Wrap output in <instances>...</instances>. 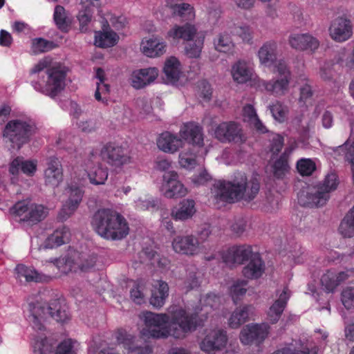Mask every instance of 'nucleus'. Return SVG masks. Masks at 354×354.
Here are the masks:
<instances>
[{"label": "nucleus", "mask_w": 354, "mask_h": 354, "mask_svg": "<svg viewBox=\"0 0 354 354\" xmlns=\"http://www.w3.org/2000/svg\"><path fill=\"white\" fill-rule=\"evenodd\" d=\"M145 324L142 334L156 339L171 336L183 339L187 333L195 330L201 325L196 313L188 314L182 307L174 306L168 309V313L143 312L140 315Z\"/></svg>", "instance_id": "f257e3e1"}, {"label": "nucleus", "mask_w": 354, "mask_h": 354, "mask_svg": "<svg viewBox=\"0 0 354 354\" xmlns=\"http://www.w3.org/2000/svg\"><path fill=\"white\" fill-rule=\"evenodd\" d=\"M260 183L257 178L249 181L245 174L238 173L232 181L219 180L212 188L214 200L216 203H234L241 200L250 201L257 195Z\"/></svg>", "instance_id": "f03ea898"}, {"label": "nucleus", "mask_w": 354, "mask_h": 354, "mask_svg": "<svg viewBox=\"0 0 354 354\" xmlns=\"http://www.w3.org/2000/svg\"><path fill=\"white\" fill-rule=\"evenodd\" d=\"M91 223L96 233L106 240H122L129 232L126 218L111 208L97 209L93 214Z\"/></svg>", "instance_id": "7ed1b4c3"}, {"label": "nucleus", "mask_w": 354, "mask_h": 354, "mask_svg": "<svg viewBox=\"0 0 354 354\" xmlns=\"http://www.w3.org/2000/svg\"><path fill=\"white\" fill-rule=\"evenodd\" d=\"M30 312L29 321L35 330L42 331L45 330L44 322L46 315H49L56 322L64 324L69 321L71 317L68 308L64 300L55 299L45 307L39 302L28 304Z\"/></svg>", "instance_id": "20e7f679"}, {"label": "nucleus", "mask_w": 354, "mask_h": 354, "mask_svg": "<svg viewBox=\"0 0 354 354\" xmlns=\"http://www.w3.org/2000/svg\"><path fill=\"white\" fill-rule=\"evenodd\" d=\"M339 184L337 175L328 174L322 183L317 185L315 192H301L299 194V203L304 207H318L324 205L330 198V193L335 190Z\"/></svg>", "instance_id": "39448f33"}, {"label": "nucleus", "mask_w": 354, "mask_h": 354, "mask_svg": "<svg viewBox=\"0 0 354 354\" xmlns=\"http://www.w3.org/2000/svg\"><path fill=\"white\" fill-rule=\"evenodd\" d=\"M35 132V126L23 120L9 121L3 130V136L11 144L13 149H19L28 143Z\"/></svg>", "instance_id": "423d86ee"}, {"label": "nucleus", "mask_w": 354, "mask_h": 354, "mask_svg": "<svg viewBox=\"0 0 354 354\" xmlns=\"http://www.w3.org/2000/svg\"><path fill=\"white\" fill-rule=\"evenodd\" d=\"M12 213L20 218V221L28 225H34L44 220L48 214L47 209L42 205L31 203L28 201H19L15 204Z\"/></svg>", "instance_id": "0eeeda50"}, {"label": "nucleus", "mask_w": 354, "mask_h": 354, "mask_svg": "<svg viewBox=\"0 0 354 354\" xmlns=\"http://www.w3.org/2000/svg\"><path fill=\"white\" fill-rule=\"evenodd\" d=\"M100 156L109 166L120 168L131 162L127 150L115 142H108L101 148Z\"/></svg>", "instance_id": "6e6552de"}, {"label": "nucleus", "mask_w": 354, "mask_h": 354, "mask_svg": "<svg viewBox=\"0 0 354 354\" xmlns=\"http://www.w3.org/2000/svg\"><path fill=\"white\" fill-rule=\"evenodd\" d=\"M215 138L223 143H234L238 145L244 144L247 136L241 125L236 122H223L214 129Z\"/></svg>", "instance_id": "1a4fd4ad"}, {"label": "nucleus", "mask_w": 354, "mask_h": 354, "mask_svg": "<svg viewBox=\"0 0 354 354\" xmlns=\"http://www.w3.org/2000/svg\"><path fill=\"white\" fill-rule=\"evenodd\" d=\"M46 73L48 75V80L44 86H41L38 82H35L32 85L35 89L51 97H54L64 89L66 73L58 66L48 68Z\"/></svg>", "instance_id": "9d476101"}, {"label": "nucleus", "mask_w": 354, "mask_h": 354, "mask_svg": "<svg viewBox=\"0 0 354 354\" xmlns=\"http://www.w3.org/2000/svg\"><path fill=\"white\" fill-rule=\"evenodd\" d=\"M66 191L68 198L63 205L58 214V218L62 221L68 219L75 212L82 202L84 195V191L77 185H69Z\"/></svg>", "instance_id": "9b49d317"}, {"label": "nucleus", "mask_w": 354, "mask_h": 354, "mask_svg": "<svg viewBox=\"0 0 354 354\" xmlns=\"http://www.w3.org/2000/svg\"><path fill=\"white\" fill-rule=\"evenodd\" d=\"M162 178V192L166 198H180L186 195L187 189L179 181L177 172L174 171L165 172Z\"/></svg>", "instance_id": "f8f14e48"}, {"label": "nucleus", "mask_w": 354, "mask_h": 354, "mask_svg": "<svg viewBox=\"0 0 354 354\" xmlns=\"http://www.w3.org/2000/svg\"><path fill=\"white\" fill-rule=\"evenodd\" d=\"M256 252L250 245H234L221 254L223 261L227 265L243 264Z\"/></svg>", "instance_id": "ddd939ff"}, {"label": "nucleus", "mask_w": 354, "mask_h": 354, "mask_svg": "<svg viewBox=\"0 0 354 354\" xmlns=\"http://www.w3.org/2000/svg\"><path fill=\"white\" fill-rule=\"evenodd\" d=\"M270 326L267 324L247 325L240 333L242 344L249 345L254 341L262 342L269 333Z\"/></svg>", "instance_id": "4468645a"}, {"label": "nucleus", "mask_w": 354, "mask_h": 354, "mask_svg": "<svg viewBox=\"0 0 354 354\" xmlns=\"http://www.w3.org/2000/svg\"><path fill=\"white\" fill-rule=\"evenodd\" d=\"M180 135L182 140L192 145L190 147L201 149L203 147V128L198 123H185L180 130Z\"/></svg>", "instance_id": "2eb2a0df"}, {"label": "nucleus", "mask_w": 354, "mask_h": 354, "mask_svg": "<svg viewBox=\"0 0 354 354\" xmlns=\"http://www.w3.org/2000/svg\"><path fill=\"white\" fill-rule=\"evenodd\" d=\"M227 341V333L225 330H213L205 337L201 343V348L205 353L214 354L225 347Z\"/></svg>", "instance_id": "dca6fc26"}, {"label": "nucleus", "mask_w": 354, "mask_h": 354, "mask_svg": "<svg viewBox=\"0 0 354 354\" xmlns=\"http://www.w3.org/2000/svg\"><path fill=\"white\" fill-rule=\"evenodd\" d=\"M329 32L331 38L335 41H345L353 35L351 21L344 17H338L331 23Z\"/></svg>", "instance_id": "f3484780"}, {"label": "nucleus", "mask_w": 354, "mask_h": 354, "mask_svg": "<svg viewBox=\"0 0 354 354\" xmlns=\"http://www.w3.org/2000/svg\"><path fill=\"white\" fill-rule=\"evenodd\" d=\"M290 46L297 50L315 52L319 46V40L308 33L291 34L289 37Z\"/></svg>", "instance_id": "a211bd4d"}, {"label": "nucleus", "mask_w": 354, "mask_h": 354, "mask_svg": "<svg viewBox=\"0 0 354 354\" xmlns=\"http://www.w3.org/2000/svg\"><path fill=\"white\" fill-rule=\"evenodd\" d=\"M172 247L176 252L189 256L199 252V242L193 235L176 236L172 241Z\"/></svg>", "instance_id": "6ab92c4d"}, {"label": "nucleus", "mask_w": 354, "mask_h": 354, "mask_svg": "<svg viewBox=\"0 0 354 354\" xmlns=\"http://www.w3.org/2000/svg\"><path fill=\"white\" fill-rule=\"evenodd\" d=\"M47 168L44 171L46 185L57 187L63 179L62 166L59 159L51 156L47 160Z\"/></svg>", "instance_id": "aec40b11"}, {"label": "nucleus", "mask_w": 354, "mask_h": 354, "mask_svg": "<svg viewBox=\"0 0 354 354\" xmlns=\"http://www.w3.org/2000/svg\"><path fill=\"white\" fill-rule=\"evenodd\" d=\"M158 75V70L155 68H147L134 71L132 73L131 86L140 89L153 82Z\"/></svg>", "instance_id": "412c9836"}, {"label": "nucleus", "mask_w": 354, "mask_h": 354, "mask_svg": "<svg viewBox=\"0 0 354 354\" xmlns=\"http://www.w3.org/2000/svg\"><path fill=\"white\" fill-rule=\"evenodd\" d=\"M290 297V291L288 287H284L278 299L274 301L268 311V317L271 324L278 322L287 306Z\"/></svg>", "instance_id": "4be33fe9"}, {"label": "nucleus", "mask_w": 354, "mask_h": 354, "mask_svg": "<svg viewBox=\"0 0 354 354\" xmlns=\"http://www.w3.org/2000/svg\"><path fill=\"white\" fill-rule=\"evenodd\" d=\"M119 344H123L124 347L129 351L136 354H152V348L148 345L141 347L135 344V337L128 334L122 328L118 329L115 336Z\"/></svg>", "instance_id": "5701e85b"}, {"label": "nucleus", "mask_w": 354, "mask_h": 354, "mask_svg": "<svg viewBox=\"0 0 354 354\" xmlns=\"http://www.w3.org/2000/svg\"><path fill=\"white\" fill-rule=\"evenodd\" d=\"M348 277L345 272H337L334 270H328L321 277V285L326 292H333Z\"/></svg>", "instance_id": "b1692460"}, {"label": "nucleus", "mask_w": 354, "mask_h": 354, "mask_svg": "<svg viewBox=\"0 0 354 354\" xmlns=\"http://www.w3.org/2000/svg\"><path fill=\"white\" fill-rule=\"evenodd\" d=\"M183 140L169 131L162 133L158 140V147L164 152L174 153L183 147Z\"/></svg>", "instance_id": "393cba45"}, {"label": "nucleus", "mask_w": 354, "mask_h": 354, "mask_svg": "<svg viewBox=\"0 0 354 354\" xmlns=\"http://www.w3.org/2000/svg\"><path fill=\"white\" fill-rule=\"evenodd\" d=\"M265 271V263L260 254L256 252L249 259L248 263L243 268V274L248 279H258Z\"/></svg>", "instance_id": "a878e982"}, {"label": "nucleus", "mask_w": 354, "mask_h": 354, "mask_svg": "<svg viewBox=\"0 0 354 354\" xmlns=\"http://www.w3.org/2000/svg\"><path fill=\"white\" fill-rule=\"evenodd\" d=\"M17 277H24L28 282L43 283L50 281L51 277L48 275L39 272L32 267H28L23 264H19L15 268Z\"/></svg>", "instance_id": "bb28decb"}, {"label": "nucleus", "mask_w": 354, "mask_h": 354, "mask_svg": "<svg viewBox=\"0 0 354 354\" xmlns=\"http://www.w3.org/2000/svg\"><path fill=\"white\" fill-rule=\"evenodd\" d=\"M258 57L261 64L270 66L277 60V44L271 40L265 42L259 48Z\"/></svg>", "instance_id": "cd10ccee"}, {"label": "nucleus", "mask_w": 354, "mask_h": 354, "mask_svg": "<svg viewBox=\"0 0 354 354\" xmlns=\"http://www.w3.org/2000/svg\"><path fill=\"white\" fill-rule=\"evenodd\" d=\"M71 239V232L68 227L62 225L57 228L53 234L49 235L46 241V246L54 248L68 243Z\"/></svg>", "instance_id": "c85d7f7f"}, {"label": "nucleus", "mask_w": 354, "mask_h": 354, "mask_svg": "<svg viewBox=\"0 0 354 354\" xmlns=\"http://www.w3.org/2000/svg\"><path fill=\"white\" fill-rule=\"evenodd\" d=\"M291 80L275 77L272 80L263 81L262 86L265 89L276 97L284 95L289 90Z\"/></svg>", "instance_id": "c756f323"}, {"label": "nucleus", "mask_w": 354, "mask_h": 354, "mask_svg": "<svg viewBox=\"0 0 354 354\" xmlns=\"http://www.w3.org/2000/svg\"><path fill=\"white\" fill-rule=\"evenodd\" d=\"M166 43L157 37L151 38L142 44L143 53L149 57H160L166 52Z\"/></svg>", "instance_id": "7c9ffc66"}, {"label": "nucleus", "mask_w": 354, "mask_h": 354, "mask_svg": "<svg viewBox=\"0 0 354 354\" xmlns=\"http://www.w3.org/2000/svg\"><path fill=\"white\" fill-rule=\"evenodd\" d=\"M196 33V28L194 25L186 23L183 26H174L167 32V37L174 40L183 39L192 41Z\"/></svg>", "instance_id": "2f4dec72"}, {"label": "nucleus", "mask_w": 354, "mask_h": 354, "mask_svg": "<svg viewBox=\"0 0 354 354\" xmlns=\"http://www.w3.org/2000/svg\"><path fill=\"white\" fill-rule=\"evenodd\" d=\"M20 169L28 176H33L37 170V161L24 160L22 157H17L12 161L9 171L10 174L15 175L18 174Z\"/></svg>", "instance_id": "473e14b6"}, {"label": "nucleus", "mask_w": 354, "mask_h": 354, "mask_svg": "<svg viewBox=\"0 0 354 354\" xmlns=\"http://www.w3.org/2000/svg\"><path fill=\"white\" fill-rule=\"evenodd\" d=\"M168 295V284L163 281H159L158 285L153 287L149 302L153 307L160 308L165 304Z\"/></svg>", "instance_id": "72a5a7b5"}, {"label": "nucleus", "mask_w": 354, "mask_h": 354, "mask_svg": "<svg viewBox=\"0 0 354 354\" xmlns=\"http://www.w3.org/2000/svg\"><path fill=\"white\" fill-rule=\"evenodd\" d=\"M254 310L252 305L237 308L231 315L228 324L232 328H237L248 321L249 315Z\"/></svg>", "instance_id": "f704fd0d"}, {"label": "nucleus", "mask_w": 354, "mask_h": 354, "mask_svg": "<svg viewBox=\"0 0 354 354\" xmlns=\"http://www.w3.org/2000/svg\"><path fill=\"white\" fill-rule=\"evenodd\" d=\"M252 70L247 62L244 61L236 62L232 67V75L234 82L243 84L252 78Z\"/></svg>", "instance_id": "c9c22d12"}, {"label": "nucleus", "mask_w": 354, "mask_h": 354, "mask_svg": "<svg viewBox=\"0 0 354 354\" xmlns=\"http://www.w3.org/2000/svg\"><path fill=\"white\" fill-rule=\"evenodd\" d=\"M180 62L175 57H171L166 60L163 68V72L165 75L167 81L171 83H175L178 81L180 73Z\"/></svg>", "instance_id": "e433bc0d"}, {"label": "nucleus", "mask_w": 354, "mask_h": 354, "mask_svg": "<svg viewBox=\"0 0 354 354\" xmlns=\"http://www.w3.org/2000/svg\"><path fill=\"white\" fill-rule=\"evenodd\" d=\"M119 39V37L111 30H103L95 32V45L100 48H109L115 46Z\"/></svg>", "instance_id": "4c0bfd02"}, {"label": "nucleus", "mask_w": 354, "mask_h": 354, "mask_svg": "<svg viewBox=\"0 0 354 354\" xmlns=\"http://www.w3.org/2000/svg\"><path fill=\"white\" fill-rule=\"evenodd\" d=\"M53 20L57 28L62 32H69L71 27V19L67 16L65 8L62 6H56L54 10Z\"/></svg>", "instance_id": "58836bf2"}, {"label": "nucleus", "mask_w": 354, "mask_h": 354, "mask_svg": "<svg viewBox=\"0 0 354 354\" xmlns=\"http://www.w3.org/2000/svg\"><path fill=\"white\" fill-rule=\"evenodd\" d=\"M195 203L193 200H183L180 203V207L172 210L171 215L176 220L184 221L191 218L195 213Z\"/></svg>", "instance_id": "ea45409f"}, {"label": "nucleus", "mask_w": 354, "mask_h": 354, "mask_svg": "<svg viewBox=\"0 0 354 354\" xmlns=\"http://www.w3.org/2000/svg\"><path fill=\"white\" fill-rule=\"evenodd\" d=\"M274 176L278 179L283 178L288 171V152L286 149L283 153L277 158L272 165Z\"/></svg>", "instance_id": "a19ab883"}, {"label": "nucleus", "mask_w": 354, "mask_h": 354, "mask_svg": "<svg viewBox=\"0 0 354 354\" xmlns=\"http://www.w3.org/2000/svg\"><path fill=\"white\" fill-rule=\"evenodd\" d=\"M339 233L346 238L354 236V206L346 214L339 227Z\"/></svg>", "instance_id": "79ce46f5"}, {"label": "nucleus", "mask_w": 354, "mask_h": 354, "mask_svg": "<svg viewBox=\"0 0 354 354\" xmlns=\"http://www.w3.org/2000/svg\"><path fill=\"white\" fill-rule=\"evenodd\" d=\"M53 262L58 270L64 274H67L73 271L76 272L78 269L77 260L75 261L68 255L65 256L64 257L55 259Z\"/></svg>", "instance_id": "37998d69"}, {"label": "nucleus", "mask_w": 354, "mask_h": 354, "mask_svg": "<svg viewBox=\"0 0 354 354\" xmlns=\"http://www.w3.org/2000/svg\"><path fill=\"white\" fill-rule=\"evenodd\" d=\"M57 47L54 41L41 37L32 39L31 42V50L35 55L48 52Z\"/></svg>", "instance_id": "c03bdc74"}, {"label": "nucleus", "mask_w": 354, "mask_h": 354, "mask_svg": "<svg viewBox=\"0 0 354 354\" xmlns=\"http://www.w3.org/2000/svg\"><path fill=\"white\" fill-rule=\"evenodd\" d=\"M199 149L197 148V150H196L195 148L189 147L186 151L181 152L179 155L180 165L187 169L194 168L197 164L196 157Z\"/></svg>", "instance_id": "a18cd8bd"}, {"label": "nucleus", "mask_w": 354, "mask_h": 354, "mask_svg": "<svg viewBox=\"0 0 354 354\" xmlns=\"http://www.w3.org/2000/svg\"><path fill=\"white\" fill-rule=\"evenodd\" d=\"M89 182L94 185H100L105 184L108 178V169L106 167H97L93 170L87 172L85 171Z\"/></svg>", "instance_id": "49530a36"}, {"label": "nucleus", "mask_w": 354, "mask_h": 354, "mask_svg": "<svg viewBox=\"0 0 354 354\" xmlns=\"http://www.w3.org/2000/svg\"><path fill=\"white\" fill-rule=\"evenodd\" d=\"M214 44L216 50L225 53L231 52L234 46L230 35L225 32L218 35Z\"/></svg>", "instance_id": "de8ad7c7"}, {"label": "nucleus", "mask_w": 354, "mask_h": 354, "mask_svg": "<svg viewBox=\"0 0 354 354\" xmlns=\"http://www.w3.org/2000/svg\"><path fill=\"white\" fill-rule=\"evenodd\" d=\"M297 169L301 176H308L315 171L316 165L310 158H301L297 162Z\"/></svg>", "instance_id": "09e8293b"}, {"label": "nucleus", "mask_w": 354, "mask_h": 354, "mask_svg": "<svg viewBox=\"0 0 354 354\" xmlns=\"http://www.w3.org/2000/svg\"><path fill=\"white\" fill-rule=\"evenodd\" d=\"M248 281L245 280L237 281L230 288V295L234 303L236 305L238 301L246 293Z\"/></svg>", "instance_id": "8fccbe9b"}, {"label": "nucleus", "mask_w": 354, "mask_h": 354, "mask_svg": "<svg viewBox=\"0 0 354 354\" xmlns=\"http://www.w3.org/2000/svg\"><path fill=\"white\" fill-rule=\"evenodd\" d=\"M204 38H198L185 46L186 55L190 58H198L203 47Z\"/></svg>", "instance_id": "3c124183"}, {"label": "nucleus", "mask_w": 354, "mask_h": 354, "mask_svg": "<svg viewBox=\"0 0 354 354\" xmlns=\"http://www.w3.org/2000/svg\"><path fill=\"white\" fill-rule=\"evenodd\" d=\"M270 110L274 120L279 122H283L285 120L287 108L281 102L276 101V102L270 106Z\"/></svg>", "instance_id": "603ef678"}, {"label": "nucleus", "mask_w": 354, "mask_h": 354, "mask_svg": "<svg viewBox=\"0 0 354 354\" xmlns=\"http://www.w3.org/2000/svg\"><path fill=\"white\" fill-rule=\"evenodd\" d=\"M110 93V85L105 82H97V88L95 92V98L98 102L107 104Z\"/></svg>", "instance_id": "864d4df0"}, {"label": "nucleus", "mask_w": 354, "mask_h": 354, "mask_svg": "<svg viewBox=\"0 0 354 354\" xmlns=\"http://www.w3.org/2000/svg\"><path fill=\"white\" fill-rule=\"evenodd\" d=\"M53 349V344L46 337L37 340L34 344V352L36 354H51Z\"/></svg>", "instance_id": "5fc2aeb1"}, {"label": "nucleus", "mask_w": 354, "mask_h": 354, "mask_svg": "<svg viewBox=\"0 0 354 354\" xmlns=\"http://www.w3.org/2000/svg\"><path fill=\"white\" fill-rule=\"evenodd\" d=\"M77 260L78 269L85 272L95 266L96 257L94 255L81 254Z\"/></svg>", "instance_id": "6e6d98bb"}, {"label": "nucleus", "mask_w": 354, "mask_h": 354, "mask_svg": "<svg viewBox=\"0 0 354 354\" xmlns=\"http://www.w3.org/2000/svg\"><path fill=\"white\" fill-rule=\"evenodd\" d=\"M273 73L276 77L291 80V72L283 59H280L276 63Z\"/></svg>", "instance_id": "4d7b16f0"}, {"label": "nucleus", "mask_w": 354, "mask_h": 354, "mask_svg": "<svg viewBox=\"0 0 354 354\" xmlns=\"http://www.w3.org/2000/svg\"><path fill=\"white\" fill-rule=\"evenodd\" d=\"M92 14L89 8L86 7L85 9L79 12L77 19L80 22L81 32H85L87 31V26L91 20Z\"/></svg>", "instance_id": "13d9d810"}, {"label": "nucleus", "mask_w": 354, "mask_h": 354, "mask_svg": "<svg viewBox=\"0 0 354 354\" xmlns=\"http://www.w3.org/2000/svg\"><path fill=\"white\" fill-rule=\"evenodd\" d=\"M342 302L346 309L354 308V288L348 287L342 292Z\"/></svg>", "instance_id": "bf43d9fd"}, {"label": "nucleus", "mask_w": 354, "mask_h": 354, "mask_svg": "<svg viewBox=\"0 0 354 354\" xmlns=\"http://www.w3.org/2000/svg\"><path fill=\"white\" fill-rule=\"evenodd\" d=\"M55 354H76L73 340L66 339L61 342L57 345Z\"/></svg>", "instance_id": "052dcab7"}, {"label": "nucleus", "mask_w": 354, "mask_h": 354, "mask_svg": "<svg viewBox=\"0 0 354 354\" xmlns=\"http://www.w3.org/2000/svg\"><path fill=\"white\" fill-rule=\"evenodd\" d=\"M232 32L239 36L244 42H250L252 39V35L249 26H235Z\"/></svg>", "instance_id": "680f3d73"}, {"label": "nucleus", "mask_w": 354, "mask_h": 354, "mask_svg": "<svg viewBox=\"0 0 354 354\" xmlns=\"http://www.w3.org/2000/svg\"><path fill=\"white\" fill-rule=\"evenodd\" d=\"M198 87L201 92V97L209 101L210 100L212 95V88L210 84L205 80L198 82Z\"/></svg>", "instance_id": "e2e57ef3"}, {"label": "nucleus", "mask_w": 354, "mask_h": 354, "mask_svg": "<svg viewBox=\"0 0 354 354\" xmlns=\"http://www.w3.org/2000/svg\"><path fill=\"white\" fill-rule=\"evenodd\" d=\"M131 299L137 304H141L145 301V296L142 292V287L139 284H136L130 291Z\"/></svg>", "instance_id": "0e129e2a"}, {"label": "nucleus", "mask_w": 354, "mask_h": 354, "mask_svg": "<svg viewBox=\"0 0 354 354\" xmlns=\"http://www.w3.org/2000/svg\"><path fill=\"white\" fill-rule=\"evenodd\" d=\"M284 144V138L279 134L275 135L270 143V151L273 154H278L281 150Z\"/></svg>", "instance_id": "69168bd1"}, {"label": "nucleus", "mask_w": 354, "mask_h": 354, "mask_svg": "<svg viewBox=\"0 0 354 354\" xmlns=\"http://www.w3.org/2000/svg\"><path fill=\"white\" fill-rule=\"evenodd\" d=\"M312 96L313 91L309 84H306L300 88V102H306L308 99H310Z\"/></svg>", "instance_id": "338daca9"}, {"label": "nucleus", "mask_w": 354, "mask_h": 354, "mask_svg": "<svg viewBox=\"0 0 354 354\" xmlns=\"http://www.w3.org/2000/svg\"><path fill=\"white\" fill-rule=\"evenodd\" d=\"M246 227V221L243 219H239L236 221L231 226L232 230L233 232L237 235H241Z\"/></svg>", "instance_id": "774afa93"}]
</instances>
